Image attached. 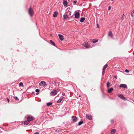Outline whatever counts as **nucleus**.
Returning <instances> with one entry per match:
<instances>
[{
	"label": "nucleus",
	"instance_id": "obj_23",
	"mask_svg": "<svg viewBox=\"0 0 134 134\" xmlns=\"http://www.w3.org/2000/svg\"><path fill=\"white\" fill-rule=\"evenodd\" d=\"M83 123V121H81L79 122L78 123V125L79 126H80Z\"/></svg>",
	"mask_w": 134,
	"mask_h": 134
},
{
	"label": "nucleus",
	"instance_id": "obj_17",
	"mask_svg": "<svg viewBox=\"0 0 134 134\" xmlns=\"http://www.w3.org/2000/svg\"><path fill=\"white\" fill-rule=\"evenodd\" d=\"M30 123V122L28 121L27 120L26 121H25L24 122V124L25 125H28Z\"/></svg>",
	"mask_w": 134,
	"mask_h": 134
},
{
	"label": "nucleus",
	"instance_id": "obj_38",
	"mask_svg": "<svg viewBox=\"0 0 134 134\" xmlns=\"http://www.w3.org/2000/svg\"><path fill=\"white\" fill-rule=\"evenodd\" d=\"M97 27L98 28H99V26L98 25V24H97Z\"/></svg>",
	"mask_w": 134,
	"mask_h": 134
},
{
	"label": "nucleus",
	"instance_id": "obj_29",
	"mask_svg": "<svg viewBox=\"0 0 134 134\" xmlns=\"http://www.w3.org/2000/svg\"><path fill=\"white\" fill-rule=\"evenodd\" d=\"M98 41V40H96L94 41H93V40H92L91 41L93 43H96Z\"/></svg>",
	"mask_w": 134,
	"mask_h": 134
},
{
	"label": "nucleus",
	"instance_id": "obj_34",
	"mask_svg": "<svg viewBox=\"0 0 134 134\" xmlns=\"http://www.w3.org/2000/svg\"><path fill=\"white\" fill-rule=\"evenodd\" d=\"M104 72H105L103 70H102V75H104Z\"/></svg>",
	"mask_w": 134,
	"mask_h": 134
},
{
	"label": "nucleus",
	"instance_id": "obj_40",
	"mask_svg": "<svg viewBox=\"0 0 134 134\" xmlns=\"http://www.w3.org/2000/svg\"><path fill=\"white\" fill-rule=\"evenodd\" d=\"M133 55H134V51L133 52Z\"/></svg>",
	"mask_w": 134,
	"mask_h": 134
},
{
	"label": "nucleus",
	"instance_id": "obj_5",
	"mask_svg": "<svg viewBox=\"0 0 134 134\" xmlns=\"http://www.w3.org/2000/svg\"><path fill=\"white\" fill-rule=\"evenodd\" d=\"M71 119L73 123L76 122L77 120V118L75 116H73L71 117Z\"/></svg>",
	"mask_w": 134,
	"mask_h": 134
},
{
	"label": "nucleus",
	"instance_id": "obj_30",
	"mask_svg": "<svg viewBox=\"0 0 134 134\" xmlns=\"http://www.w3.org/2000/svg\"><path fill=\"white\" fill-rule=\"evenodd\" d=\"M125 16V15L124 14H123L122 15V16L121 18V19L122 20H123L124 19V17Z\"/></svg>",
	"mask_w": 134,
	"mask_h": 134
},
{
	"label": "nucleus",
	"instance_id": "obj_43",
	"mask_svg": "<svg viewBox=\"0 0 134 134\" xmlns=\"http://www.w3.org/2000/svg\"><path fill=\"white\" fill-rule=\"evenodd\" d=\"M34 92H32V93H33Z\"/></svg>",
	"mask_w": 134,
	"mask_h": 134
},
{
	"label": "nucleus",
	"instance_id": "obj_4",
	"mask_svg": "<svg viewBox=\"0 0 134 134\" xmlns=\"http://www.w3.org/2000/svg\"><path fill=\"white\" fill-rule=\"evenodd\" d=\"M80 12L78 11L75 12V18L76 19L79 18L80 15Z\"/></svg>",
	"mask_w": 134,
	"mask_h": 134
},
{
	"label": "nucleus",
	"instance_id": "obj_2",
	"mask_svg": "<svg viewBox=\"0 0 134 134\" xmlns=\"http://www.w3.org/2000/svg\"><path fill=\"white\" fill-rule=\"evenodd\" d=\"M59 91H60V90L59 89L56 88L55 89H54L50 92V95L51 96H55L57 94Z\"/></svg>",
	"mask_w": 134,
	"mask_h": 134
},
{
	"label": "nucleus",
	"instance_id": "obj_33",
	"mask_svg": "<svg viewBox=\"0 0 134 134\" xmlns=\"http://www.w3.org/2000/svg\"><path fill=\"white\" fill-rule=\"evenodd\" d=\"M125 72H129V71L127 69H126L125 70Z\"/></svg>",
	"mask_w": 134,
	"mask_h": 134
},
{
	"label": "nucleus",
	"instance_id": "obj_16",
	"mask_svg": "<svg viewBox=\"0 0 134 134\" xmlns=\"http://www.w3.org/2000/svg\"><path fill=\"white\" fill-rule=\"evenodd\" d=\"M58 14V12L57 11L55 12L53 14V16L54 17H56L57 16Z\"/></svg>",
	"mask_w": 134,
	"mask_h": 134
},
{
	"label": "nucleus",
	"instance_id": "obj_18",
	"mask_svg": "<svg viewBox=\"0 0 134 134\" xmlns=\"http://www.w3.org/2000/svg\"><path fill=\"white\" fill-rule=\"evenodd\" d=\"M85 18H84V17H82V18H81L80 19V22L81 23H82L85 20Z\"/></svg>",
	"mask_w": 134,
	"mask_h": 134
},
{
	"label": "nucleus",
	"instance_id": "obj_24",
	"mask_svg": "<svg viewBox=\"0 0 134 134\" xmlns=\"http://www.w3.org/2000/svg\"><path fill=\"white\" fill-rule=\"evenodd\" d=\"M52 104V103L51 102H48L47 103V106H49L51 105Z\"/></svg>",
	"mask_w": 134,
	"mask_h": 134
},
{
	"label": "nucleus",
	"instance_id": "obj_27",
	"mask_svg": "<svg viewBox=\"0 0 134 134\" xmlns=\"http://www.w3.org/2000/svg\"><path fill=\"white\" fill-rule=\"evenodd\" d=\"M131 15L132 16H134V9L131 13Z\"/></svg>",
	"mask_w": 134,
	"mask_h": 134
},
{
	"label": "nucleus",
	"instance_id": "obj_39",
	"mask_svg": "<svg viewBox=\"0 0 134 134\" xmlns=\"http://www.w3.org/2000/svg\"><path fill=\"white\" fill-rule=\"evenodd\" d=\"M111 9V8H110V7H108V9L109 10H110Z\"/></svg>",
	"mask_w": 134,
	"mask_h": 134
},
{
	"label": "nucleus",
	"instance_id": "obj_37",
	"mask_svg": "<svg viewBox=\"0 0 134 134\" xmlns=\"http://www.w3.org/2000/svg\"><path fill=\"white\" fill-rule=\"evenodd\" d=\"M7 100H8V102H9V98H7Z\"/></svg>",
	"mask_w": 134,
	"mask_h": 134
},
{
	"label": "nucleus",
	"instance_id": "obj_32",
	"mask_svg": "<svg viewBox=\"0 0 134 134\" xmlns=\"http://www.w3.org/2000/svg\"><path fill=\"white\" fill-rule=\"evenodd\" d=\"M76 2H77L76 1H73V3L74 4H76Z\"/></svg>",
	"mask_w": 134,
	"mask_h": 134
},
{
	"label": "nucleus",
	"instance_id": "obj_3",
	"mask_svg": "<svg viewBox=\"0 0 134 134\" xmlns=\"http://www.w3.org/2000/svg\"><path fill=\"white\" fill-rule=\"evenodd\" d=\"M28 13L31 17L32 16L34 13L33 9L30 7L28 10Z\"/></svg>",
	"mask_w": 134,
	"mask_h": 134
},
{
	"label": "nucleus",
	"instance_id": "obj_9",
	"mask_svg": "<svg viewBox=\"0 0 134 134\" xmlns=\"http://www.w3.org/2000/svg\"><path fill=\"white\" fill-rule=\"evenodd\" d=\"M27 120L30 122V121L34 120V117L32 116H28L27 118Z\"/></svg>",
	"mask_w": 134,
	"mask_h": 134
},
{
	"label": "nucleus",
	"instance_id": "obj_22",
	"mask_svg": "<svg viewBox=\"0 0 134 134\" xmlns=\"http://www.w3.org/2000/svg\"><path fill=\"white\" fill-rule=\"evenodd\" d=\"M108 65L107 64L105 65L103 67V70L105 71V69L107 67Z\"/></svg>",
	"mask_w": 134,
	"mask_h": 134
},
{
	"label": "nucleus",
	"instance_id": "obj_15",
	"mask_svg": "<svg viewBox=\"0 0 134 134\" xmlns=\"http://www.w3.org/2000/svg\"><path fill=\"white\" fill-rule=\"evenodd\" d=\"M64 98V97H63L62 98H60L59 100H57V103H60Z\"/></svg>",
	"mask_w": 134,
	"mask_h": 134
},
{
	"label": "nucleus",
	"instance_id": "obj_28",
	"mask_svg": "<svg viewBox=\"0 0 134 134\" xmlns=\"http://www.w3.org/2000/svg\"><path fill=\"white\" fill-rule=\"evenodd\" d=\"M19 86L23 87V83L20 82L19 84Z\"/></svg>",
	"mask_w": 134,
	"mask_h": 134
},
{
	"label": "nucleus",
	"instance_id": "obj_31",
	"mask_svg": "<svg viewBox=\"0 0 134 134\" xmlns=\"http://www.w3.org/2000/svg\"><path fill=\"white\" fill-rule=\"evenodd\" d=\"M14 99L16 100H19L18 98L16 96H15L14 97Z\"/></svg>",
	"mask_w": 134,
	"mask_h": 134
},
{
	"label": "nucleus",
	"instance_id": "obj_42",
	"mask_svg": "<svg viewBox=\"0 0 134 134\" xmlns=\"http://www.w3.org/2000/svg\"><path fill=\"white\" fill-rule=\"evenodd\" d=\"M111 1H113L114 0H111Z\"/></svg>",
	"mask_w": 134,
	"mask_h": 134
},
{
	"label": "nucleus",
	"instance_id": "obj_26",
	"mask_svg": "<svg viewBox=\"0 0 134 134\" xmlns=\"http://www.w3.org/2000/svg\"><path fill=\"white\" fill-rule=\"evenodd\" d=\"M110 83L109 82H107V88H108L110 86Z\"/></svg>",
	"mask_w": 134,
	"mask_h": 134
},
{
	"label": "nucleus",
	"instance_id": "obj_36",
	"mask_svg": "<svg viewBox=\"0 0 134 134\" xmlns=\"http://www.w3.org/2000/svg\"><path fill=\"white\" fill-rule=\"evenodd\" d=\"M39 133L38 132H36V133H34L33 134H39Z\"/></svg>",
	"mask_w": 134,
	"mask_h": 134
},
{
	"label": "nucleus",
	"instance_id": "obj_25",
	"mask_svg": "<svg viewBox=\"0 0 134 134\" xmlns=\"http://www.w3.org/2000/svg\"><path fill=\"white\" fill-rule=\"evenodd\" d=\"M40 91V90L38 89H36V90L35 91L37 92L36 95H37L38 94V92Z\"/></svg>",
	"mask_w": 134,
	"mask_h": 134
},
{
	"label": "nucleus",
	"instance_id": "obj_10",
	"mask_svg": "<svg viewBox=\"0 0 134 134\" xmlns=\"http://www.w3.org/2000/svg\"><path fill=\"white\" fill-rule=\"evenodd\" d=\"M118 96L120 98L124 100H125L126 99L125 98L122 94H118Z\"/></svg>",
	"mask_w": 134,
	"mask_h": 134
},
{
	"label": "nucleus",
	"instance_id": "obj_14",
	"mask_svg": "<svg viewBox=\"0 0 134 134\" xmlns=\"http://www.w3.org/2000/svg\"><path fill=\"white\" fill-rule=\"evenodd\" d=\"M86 117L89 120H91L92 119V116L90 115H86Z\"/></svg>",
	"mask_w": 134,
	"mask_h": 134
},
{
	"label": "nucleus",
	"instance_id": "obj_21",
	"mask_svg": "<svg viewBox=\"0 0 134 134\" xmlns=\"http://www.w3.org/2000/svg\"><path fill=\"white\" fill-rule=\"evenodd\" d=\"M116 131V130L115 129L112 130L111 132V134H114Z\"/></svg>",
	"mask_w": 134,
	"mask_h": 134
},
{
	"label": "nucleus",
	"instance_id": "obj_11",
	"mask_svg": "<svg viewBox=\"0 0 134 134\" xmlns=\"http://www.w3.org/2000/svg\"><path fill=\"white\" fill-rule=\"evenodd\" d=\"M58 36L59 37L60 40L61 41H63L64 39V37L63 36L60 34H59L58 35Z\"/></svg>",
	"mask_w": 134,
	"mask_h": 134
},
{
	"label": "nucleus",
	"instance_id": "obj_13",
	"mask_svg": "<svg viewBox=\"0 0 134 134\" xmlns=\"http://www.w3.org/2000/svg\"><path fill=\"white\" fill-rule=\"evenodd\" d=\"M113 90V88L111 87L108 89V92L109 93H111Z\"/></svg>",
	"mask_w": 134,
	"mask_h": 134
},
{
	"label": "nucleus",
	"instance_id": "obj_20",
	"mask_svg": "<svg viewBox=\"0 0 134 134\" xmlns=\"http://www.w3.org/2000/svg\"><path fill=\"white\" fill-rule=\"evenodd\" d=\"M108 35L110 37H112L113 36V35L112 33V32H111V31H110L108 34Z\"/></svg>",
	"mask_w": 134,
	"mask_h": 134
},
{
	"label": "nucleus",
	"instance_id": "obj_1",
	"mask_svg": "<svg viewBox=\"0 0 134 134\" xmlns=\"http://www.w3.org/2000/svg\"><path fill=\"white\" fill-rule=\"evenodd\" d=\"M70 8H67L66 10L65 14L63 15L64 18L65 19H67L69 16H70L71 12L69 11Z\"/></svg>",
	"mask_w": 134,
	"mask_h": 134
},
{
	"label": "nucleus",
	"instance_id": "obj_7",
	"mask_svg": "<svg viewBox=\"0 0 134 134\" xmlns=\"http://www.w3.org/2000/svg\"><path fill=\"white\" fill-rule=\"evenodd\" d=\"M39 85L40 86L44 87L46 85V83L44 81H42L40 82Z\"/></svg>",
	"mask_w": 134,
	"mask_h": 134
},
{
	"label": "nucleus",
	"instance_id": "obj_12",
	"mask_svg": "<svg viewBox=\"0 0 134 134\" xmlns=\"http://www.w3.org/2000/svg\"><path fill=\"white\" fill-rule=\"evenodd\" d=\"M63 4L65 6H67L68 4V2L66 0H63Z\"/></svg>",
	"mask_w": 134,
	"mask_h": 134
},
{
	"label": "nucleus",
	"instance_id": "obj_8",
	"mask_svg": "<svg viewBox=\"0 0 134 134\" xmlns=\"http://www.w3.org/2000/svg\"><path fill=\"white\" fill-rule=\"evenodd\" d=\"M83 46L87 48H90V43L89 42H85L83 44Z\"/></svg>",
	"mask_w": 134,
	"mask_h": 134
},
{
	"label": "nucleus",
	"instance_id": "obj_35",
	"mask_svg": "<svg viewBox=\"0 0 134 134\" xmlns=\"http://www.w3.org/2000/svg\"><path fill=\"white\" fill-rule=\"evenodd\" d=\"M114 120L113 119H112L111 120V123H113L114 122Z\"/></svg>",
	"mask_w": 134,
	"mask_h": 134
},
{
	"label": "nucleus",
	"instance_id": "obj_41",
	"mask_svg": "<svg viewBox=\"0 0 134 134\" xmlns=\"http://www.w3.org/2000/svg\"><path fill=\"white\" fill-rule=\"evenodd\" d=\"M54 83H57V82H54Z\"/></svg>",
	"mask_w": 134,
	"mask_h": 134
},
{
	"label": "nucleus",
	"instance_id": "obj_19",
	"mask_svg": "<svg viewBox=\"0 0 134 134\" xmlns=\"http://www.w3.org/2000/svg\"><path fill=\"white\" fill-rule=\"evenodd\" d=\"M50 43L51 45H53V46H56V45H55L54 42H53L52 41L50 40Z\"/></svg>",
	"mask_w": 134,
	"mask_h": 134
},
{
	"label": "nucleus",
	"instance_id": "obj_6",
	"mask_svg": "<svg viewBox=\"0 0 134 134\" xmlns=\"http://www.w3.org/2000/svg\"><path fill=\"white\" fill-rule=\"evenodd\" d=\"M119 87L120 88H126L127 87V86L126 85L124 84H121L120 85Z\"/></svg>",
	"mask_w": 134,
	"mask_h": 134
}]
</instances>
